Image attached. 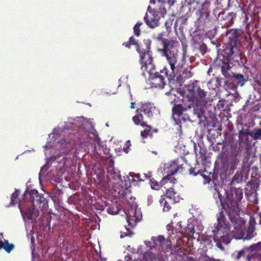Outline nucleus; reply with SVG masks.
Masks as SVG:
<instances>
[{
  "mask_svg": "<svg viewBox=\"0 0 261 261\" xmlns=\"http://www.w3.org/2000/svg\"><path fill=\"white\" fill-rule=\"evenodd\" d=\"M24 198L29 199L31 202V205L33 206H38L39 208L44 206L47 201L42 194H39L37 190H31L25 191L23 195Z\"/></svg>",
  "mask_w": 261,
  "mask_h": 261,
  "instance_id": "9",
  "label": "nucleus"
},
{
  "mask_svg": "<svg viewBox=\"0 0 261 261\" xmlns=\"http://www.w3.org/2000/svg\"><path fill=\"white\" fill-rule=\"evenodd\" d=\"M143 23L142 22L138 21L134 27L133 30L134 32L135 35L139 36L140 34V27L141 25H142Z\"/></svg>",
  "mask_w": 261,
  "mask_h": 261,
  "instance_id": "33",
  "label": "nucleus"
},
{
  "mask_svg": "<svg viewBox=\"0 0 261 261\" xmlns=\"http://www.w3.org/2000/svg\"><path fill=\"white\" fill-rule=\"evenodd\" d=\"M244 253V252L243 251H239L237 254V259H239L240 258L242 255H243V254Z\"/></svg>",
  "mask_w": 261,
  "mask_h": 261,
  "instance_id": "44",
  "label": "nucleus"
},
{
  "mask_svg": "<svg viewBox=\"0 0 261 261\" xmlns=\"http://www.w3.org/2000/svg\"><path fill=\"white\" fill-rule=\"evenodd\" d=\"M243 178V175L242 173L237 172L233 176L232 181L233 182L239 183L241 182Z\"/></svg>",
  "mask_w": 261,
  "mask_h": 261,
  "instance_id": "31",
  "label": "nucleus"
},
{
  "mask_svg": "<svg viewBox=\"0 0 261 261\" xmlns=\"http://www.w3.org/2000/svg\"><path fill=\"white\" fill-rule=\"evenodd\" d=\"M225 220L223 212H221L217 218V225L213 230L214 240L219 248H221V242H224L225 238H226L223 230H221V229H224L225 232L229 230V226L226 223Z\"/></svg>",
  "mask_w": 261,
  "mask_h": 261,
  "instance_id": "5",
  "label": "nucleus"
},
{
  "mask_svg": "<svg viewBox=\"0 0 261 261\" xmlns=\"http://www.w3.org/2000/svg\"><path fill=\"white\" fill-rule=\"evenodd\" d=\"M173 223V222L172 221L171 224H168L166 226L168 231L171 232L173 234L179 233L191 237L195 233L194 226L192 223H188L186 227H182L181 222H178L177 226L175 228L172 225Z\"/></svg>",
  "mask_w": 261,
  "mask_h": 261,
  "instance_id": "10",
  "label": "nucleus"
},
{
  "mask_svg": "<svg viewBox=\"0 0 261 261\" xmlns=\"http://www.w3.org/2000/svg\"><path fill=\"white\" fill-rule=\"evenodd\" d=\"M151 11L147 12L144 17V20L147 25L151 28H154L158 25L159 20L153 17Z\"/></svg>",
  "mask_w": 261,
  "mask_h": 261,
  "instance_id": "15",
  "label": "nucleus"
},
{
  "mask_svg": "<svg viewBox=\"0 0 261 261\" xmlns=\"http://www.w3.org/2000/svg\"><path fill=\"white\" fill-rule=\"evenodd\" d=\"M198 172L195 171V168H190L189 170V173L193 176H196L198 174Z\"/></svg>",
  "mask_w": 261,
  "mask_h": 261,
  "instance_id": "42",
  "label": "nucleus"
},
{
  "mask_svg": "<svg viewBox=\"0 0 261 261\" xmlns=\"http://www.w3.org/2000/svg\"><path fill=\"white\" fill-rule=\"evenodd\" d=\"M19 193L18 191L16 190L12 194L11 204L12 205H15L17 203V198L18 196Z\"/></svg>",
  "mask_w": 261,
  "mask_h": 261,
  "instance_id": "34",
  "label": "nucleus"
},
{
  "mask_svg": "<svg viewBox=\"0 0 261 261\" xmlns=\"http://www.w3.org/2000/svg\"><path fill=\"white\" fill-rule=\"evenodd\" d=\"M203 261H219V260L215 259L213 258H211L210 257H208L206 259H205Z\"/></svg>",
  "mask_w": 261,
  "mask_h": 261,
  "instance_id": "47",
  "label": "nucleus"
},
{
  "mask_svg": "<svg viewBox=\"0 0 261 261\" xmlns=\"http://www.w3.org/2000/svg\"><path fill=\"white\" fill-rule=\"evenodd\" d=\"M251 136L255 139H257L261 138V128L257 129L254 132H252Z\"/></svg>",
  "mask_w": 261,
  "mask_h": 261,
  "instance_id": "36",
  "label": "nucleus"
},
{
  "mask_svg": "<svg viewBox=\"0 0 261 261\" xmlns=\"http://www.w3.org/2000/svg\"><path fill=\"white\" fill-rule=\"evenodd\" d=\"M220 66H221V67L222 73L224 76L226 77H231V74L229 72L231 67L227 61L225 62L221 61V63L220 64Z\"/></svg>",
  "mask_w": 261,
  "mask_h": 261,
  "instance_id": "21",
  "label": "nucleus"
},
{
  "mask_svg": "<svg viewBox=\"0 0 261 261\" xmlns=\"http://www.w3.org/2000/svg\"><path fill=\"white\" fill-rule=\"evenodd\" d=\"M155 0H150V3L151 4H155Z\"/></svg>",
  "mask_w": 261,
  "mask_h": 261,
  "instance_id": "50",
  "label": "nucleus"
},
{
  "mask_svg": "<svg viewBox=\"0 0 261 261\" xmlns=\"http://www.w3.org/2000/svg\"><path fill=\"white\" fill-rule=\"evenodd\" d=\"M218 195L221 205L227 213L230 220L232 223H236L238 220L237 217L240 214L239 202L243 198L242 190L236 188L231 190L230 193L226 194V199H223L219 192Z\"/></svg>",
  "mask_w": 261,
  "mask_h": 261,
  "instance_id": "3",
  "label": "nucleus"
},
{
  "mask_svg": "<svg viewBox=\"0 0 261 261\" xmlns=\"http://www.w3.org/2000/svg\"><path fill=\"white\" fill-rule=\"evenodd\" d=\"M259 224H261V215H260V221H259Z\"/></svg>",
  "mask_w": 261,
  "mask_h": 261,
  "instance_id": "53",
  "label": "nucleus"
},
{
  "mask_svg": "<svg viewBox=\"0 0 261 261\" xmlns=\"http://www.w3.org/2000/svg\"><path fill=\"white\" fill-rule=\"evenodd\" d=\"M129 175L132 177V180L134 181H141L142 179L140 178V175L139 174H135L134 173H130Z\"/></svg>",
  "mask_w": 261,
  "mask_h": 261,
  "instance_id": "37",
  "label": "nucleus"
},
{
  "mask_svg": "<svg viewBox=\"0 0 261 261\" xmlns=\"http://www.w3.org/2000/svg\"><path fill=\"white\" fill-rule=\"evenodd\" d=\"M249 135L251 136V134H250L246 129H242L239 131L238 142L240 146L248 144Z\"/></svg>",
  "mask_w": 261,
  "mask_h": 261,
  "instance_id": "16",
  "label": "nucleus"
},
{
  "mask_svg": "<svg viewBox=\"0 0 261 261\" xmlns=\"http://www.w3.org/2000/svg\"><path fill=\"white\" fill-rule=\"evenodd\" d=\"M156 39L162 42L163 48L161 49V52L162 55L166 58L170 68L169 70L167 66H164L161 70V72L164 73L169 82H171L174 79L176 72L180 67L178 60V42L172 39L168 40L164 38L163 33H159L156 37Z\"/></svg>",
  "mask_w": 261,
  "mask_h": 261,
  "instance_id": "1",
  "label": "nucleus"
},
{
  "mask_svg": "<svg viewBox=\"0 0 261 261\" xmlns=\"http://www.w3.org/2000/svg\"><path fill=\"white\" fill-rule=\"evenodd\" d=\"M129 187L130 186H129L128 187H125V188L121 187V189L118 192L119 195L121 197H124L127 194H130V190L129 189Z\"/></svg>",
  "mask_w": 261,
  "mask_h": 261,
  "instance_id": "30",
  "label": "nucleus"
},
{
  "mask_svg": "<svg viewBox=\"0 0 261 261\" xmlns=\"http://www.w3.org/2000/svg\"><path fill=\"white\" fill-rule=\"evenodd\" d=\"M123 45L125 46V47L128 48H130V46L131 45H132L131 44V43H130V42L128 41L127 42H125L123 43Z\"/></svg>",
  "mask_w": 261,
  "mask_h": 261,
  "instance_id": "43",
  "label": "nucleus"
},
{
  "mask_svg": "<svg viewBox=\"0 0 261 261\" xmlns=\"http://www.w3.org/2000/svg\"><path fill=\"white\" fill-rule=\"evenodd\" d=\"M160 203L161 205L163 206L164 212H167L170 210L171 206L169 204V202H168L165 198V196H161V199L160 200Z\"/></svg>",
  "mask_w": 261,
  "mask_h": 261,
  "instance_id": "28",
  "label": "nucleus"
},
{
  "mask_svg": "<svg viewBox=\"0 0 261 261\" xmlns=\"http://www.w3.org/2000/svg\"><path fill=\"white\" fill-rule=\"evenodd\" d=\"M206 153V151L205 149H202L201 147H200L199 150V154L200 155L199 158L201 159V160L205 159Z\"/></svg>",
  "mask_w": 261,
  "mask_h": 261,
  "instance_id": "38",
  "label": "nucleus"
},
{
  "mask_svg": "<svg viewBox=\"0 0 261 261\" xmlns=\"http://www.w3.org/2000/svg\"><path fill=\"white\" fill-rule=\"evenodd\" d=\"M120 205L117 202L113 203L107 209V212L111 215H116L120 211Z\"/></svg>",
  "mask_w": 261,
  "mask_h": 261,
  "instance_id": "23",
  "label": "nucleus"
},
{
  "mask_svg": "<svg viewBox=\"0 0 261 261\" xmlns=\"http://www.w3.org/2000/svg\"><path fill=\"white\" fill-rule=\"evenodd\" d=\"M240 31L238 29H231L227 32L229 39V45L226 48L225 51L227 58L231 57L234 52V49L240 43L239 40V37L240 35Z\"/></svg>",
  "mask_w": 261,
  "mask_h": 261,
  "instance_id": "7",
  "label": "nucleus"
},
{
  "mask_svg": "<svg viewBox=\"0 0 261 261\" xmlns=\"http://www.w3.org/2000/svg\"><path fill=\"white\" fill-rule=\"evenodd\" d=\"M131 144L129 140H128L125 143V145L123 147L124 151L125 153H127L128 152V149L129 147L130 146Z\"/></svg>",
  "mask_w": 261,
  "mask_h": 261,
  "instance_id": "40",
  "label": "nucleus"
},
{
  "mask_svg": "<svg viewBox=\"0 0 261 261\" xmlns=\"http://www.w3.org/2000/svg\"><path fill=\"white\" fill-rule=\"evenodd\" d=\"M175 0H168V3L170 6H172L174 4Z\"/></svg>",
  "mask_w": 261,
  "mask_h": 261,
  "instance_id": "46",
  "label": "nucleus"
},
{
  "mask_svg": "<svg viewBox=\"0 0 261 261\" xmlns=\"http://www.w3.org/2000/svg\"><path fill=\"white\" fill-rule=\"evenodd\" d=\"M176 192L173 188H169L166 190V193L163 196H165V198H168L170 200L175 201Z\"/></svg>",
  "mask_w": 261,
  "mask_h": 261,
  "instance_id": "25",
  "label": "nucleus"
},
{
  "mask_svg": "<svg viewBox=\"0 0 261 261\" xmlns=\"http://www.w3.org/2000/svg\"><path fill=\"white\" fill-rule=\"evenodd\" d=\"M150 8V6H148V10H149V9Z\"/></svg>",
  "mask_w": 261,
  "mask_h": 261,
  "instance_id": "55",
  "label": "nucleus"
},
{
  "mask_svg": "<svg viewBox=\"0 0 261 261\" xmlns=\"http://www.w3.org/2000/svg\"><path fill=\"white\" fill-rule=\"evenodd\" d=\"M187 166V164H181L180 165H178L176 161H174L172 162L170 167V173H168V175L164 176L162 179L161 180V182L163 186L168 182H170L171 183L174 184L176 179L173 176L177 173H182L184 169L186 168V166Z\"/></svg>",
  "mask_w": 261,
  "mask_h": 261,
  "instance_id": "11",
  "label": "nucleus"
},
{
  "mask_svg": "<svg viewBox=\"0 0 261 261\" xmlns=\"http://www.w3.org/2000/svg\"><path fill=\"white\" fill-rule=\"evenodd\" d=\"M155 109V107L151 102L142 103L140 108L136 110V114L132 118L133 121L137 125H146V122L144 120V118L142 113H143L147 118H150L153 116Z\"/></svg>",
  "mask_w": 261,
  "mask_h": 261,
  "instance_id": "6",
  "label": "nucleus"
},
{
  "mask_svg": "<svg viewBox=\"0 0 261 261\" xmlns=\"http://www.w3.org/2000/svg\"><path fill=\"white\" fill-rule=\"evenodd\" d=\"M128 41L131 43L132 45H135L137 46L136 50L139 53V51H138V49L141 47L142 45L146 44V43H147L148 41L150 42V47L151 46V41L150 39H147V40H144L143 43L139 44L137 42V41L134 38L133 36H131L128 40Z\"/></svg>",
  "mask_w": 261,
  "mask_h": 261,
  "instance_id": "26",
  "label": "nucleus"
},
{
  "mask_svg": "<svg viewBox=\"0 0 261 261\" xmlns=\"http://www.w3.org/2000/svg\"><path fill=\"white\" fill-rule=\"evenodd\" d=\"M210 5H211L210 1L205 0L204 2H203V3H202V4H201V8H200L198 10L199 14H203L204 13H210L211 12Z\"/></svg>",
  "mask_w": 261,
  "mask_h": 261,
  "instance_id": "24",
  "label": "nucleus"
},
{
  "mask_svg": "<svg viewBox=\"0 0 261 261\" xmlns=\"http://www.w3.org/2000/svg\"><path fill=\"white\" fill-rule=\"evenodd\" d=\"M231 74L233 78L232 81L233 82L234 87H237L238 86H243L246 82L243 74H236L233 72H231Z\"/></svg>",
  "mask_w": 261,
  "mask_h": 261,
  "instance_id": "18",
  "label": "nucleus"
},
{
  "mask_svg": "<svg viewBox=\"0 0 261 261\" xmlns=\"http://www.w3.org/2000/svg\"><path fill=\"white\" fill-rule=\"evenodd\" d=\"M256 245H260V243H257Z\"/></svg>",
  "mask_w": 261,
  "mask_h": 261,
  "instance_id": "54",
  "label": "nucleus"
},
{
  "mask_svg": "<svg viewBox=\"0 0 261 261\" xmlns=\"http://www.w3.org/2000/svg\"><path fill=\"white\" fill-rule=\"evenodd\" d=\"M151 261H165L161 253H156L151 255Z\"/></svg>",
  "mask_w": 261,
  "mask_h": 261,
  "instance_id": "32",
  "label": "nucleus"
},
{
  "mask_svg": "<svg viewBox=\"0 0 261 261\" xmlns=\"http://www.w3.org/2000/svg\"><path fill=\"white\" fill-rule=\"evenodd\" d=\"M194 108V113L198 118H201L205 113V106L206 105L200 103H192Z\"/></svg>",
  "mask_w": 261,
  "mask_h": 261,
  "instance_id": "19",
  "label": "nucleus"
},
{
  "mask_svg": "<svg viewBox=\"0 0 261 261\" xmlns=\"http://www.w3.org/2000/svg\"><path fill=\"white\" fill-rule=\"evenodd\" d=\"M191 108V103L186 107H184L182 104H175L172 108V117L175 123L179 126V129H181V124L185 122L189 119V117L183 115V112Z\"/></svg>",
  "mask_w": 261,
  "mask_h": 261,
  "instance_id": "8",
  "label": "nucleus"
},
{
  "mask_svg": "<svg viewBox=\"0 0 261 261\" xmlns=\"http://www.w3.org/2000/svg\"><path fill=\"white\" fill-rule=\"evenodd\" d=\"M92 134L93 135L94 140L98 144V145L100 146L101 142L100 141V138L98 136V134L97 131L94 129V132L92 133Z\"/></svg>",
  "mask_w": 261,
  "mask_h": 261,
  "instance_id": "35",
  "label": "nucleus"
},
{
  "mask_svg": "<svg viewBox=\"0 0 261 261\" xmlns=\"http://www.w3.org/2000/svg\"><path fill=\"white\" fill-rule=\"evenodd\" d=\"M126 216L128 225L132 227L135 226L142 218V215L140 214V212L137 211V209H134L133 208L128 211Z\"/></svg>",
  "mask_w": 261,
  "mask_h": 261,
  "instance_id": "14",
  "label": "nucleus"
},
{
  "mask_svg": "<svg viewBox=\"0 0 261 261\" xmlns=\"http://www.w3.org/2000/svg\"><path fill=\"white\" fill-rule=\"evenodd\" d=\"M239 149L237 150V151L234 152L232 153V155L231 157L230 162L229 163L230 170L233 172L237 169V167L239 163V160L237 158V155L239 153Z\"/></svg>",
  "mask_w": 261,
  "mask_h": 261,
  "instance_id": "20",
  "label": "nucleus"
},
{
  "mask_svg": "<svg viewBox=\"0 0 261 261\" xmlns=\"http://www.w3.org/2000/svg\"><path fill=\"white\" fill-rule=\"evenodd\" d=\"M226 145L225 144H223V147H222V154H225V152L224 151V148L226 147Z\"/></svg>",
  "mask_w": 261,
  "mask_h": 261,
  "instance_id": "49",
  "label": "nucleus"
},
{
  "mask_svg": "<svg viewBox=\"0 0 261 261\" xmlns=\"http://www.w3.org/2000/svg\"><path fill=\"white\" fill-rule=\"evenodd\" d=\"M205 0H193V3H195L197 4L200 3H203Z\"/></svg>",
  "mask_w": 261,
  "mask_h": 261,
  "instance_id": "45",
  "label": "nucleus"
},
{
  "mask_svg": "<svg viewBox=\"0 0 261 261\" xmlns=\"http://www.w3.org/2000/svg\"><path fill=\"white\" fill-rule=\"evenodd\" d=\"M207 92L202 89L197 84V82H194L187 86L185 91L186 97L192 103H200L206 105Z\"/></svg>",
  "mask_w": 261,
  "mask_h": 261,
  "instance_id": "4",
  "label": "nucleus"
},
{
  "mask_svg": "<svg viewBox=\"0 0 261 261\" xmlns=\"http://www.w3.org/2000/svg\"><path fill=\"white\" fill-rule=\"evenodd\" d=\"M198 22L200 25L205 27H207L211 22L210 13H204L203 14H199V16L198 18Z\"/></svg>",
  "mask_w": 261,
  "mask_h": 261,
  "instance_id": "17",
  "label": "nucleus"
},
{
  "mask_svg": "<svg viewBox=\"0 0 261 261\" xmlns=\"http://www.w3.org/2000/svg\"><path fill=\"white\" fill-rule=\"evenodd\" d=\"M172 233H170L169 238L165 239L162 236H159L157 237H152L151 240L153 241V246L158 247L159 250L164 252H168L171 250V239L172 238L171 236Z\"/></svg>",
  "mask_w": 261,
  "mask_h": 261,
  "instance_id": "12",
  "label": "nucleus"
},
{
  "mask_svg": "<svg viewBox=\"0 0 261 261\" xmlns=\"http://www.w3.org/2000/svg\"><path fill=\"white\" fill-rule=\"evenodd\" d=\"M144 127H146L143 131L141 132V135L143 138H147L149 136L152 135L151 127L150 126L146 125Z\"/></svg>",
  "mask_w": 261,
  "mask_h": 261,
  "instance_id": "29",
  "label": "nucleus"
},
{
  "mask_svg": "<svg viewBox=\"0 0 261 261\" xmlns=\"http://www.w3.org/2000/svg\"><path fill=\"white\" fill-rule=\"evenodd\" d=\"M145 244L148 247H149L151 249L157 247V246H153V243L152 240H151L150 241L147 242Z\"/></svg>",
  "mask_w": 261,
  "mask_h": 261,
  "instance_id": "41",
  "label": "nucleus"
},
{
  "mask_svg": "<svg viewBox=\"0 0 261 261\" xmlns=\"http://www.w3.org/2000/svg\"><path fill=\"white\" fill-rule=\"evenodd\" d=\"M18 207L20 209L21 215L23 217H26L29 220L36 219L39 215V211L35 207H32L31 205L21 204L18 202Z\"/></svg>",
  "mask_w": 261,
  "mask_h": 261,
  "instance_id": "13",
  "label": "nucleus"
},
{
  "mask_svg": "<svg viewBox=\"0 0 261 261\" xmlns=\"http://www.w3.org/2000/svg\"><path fill=\"white\" fill-rule=\"evenodd\" d=\"M15 248L13 244H10L8 240H0V249H4L7 253H10Z\"/></svg>",
  "mask_w": 261,
  "mask_h": 261,
  "instance_id": "22",
  "label": "nucleus"
},
{
  "mask_svg": "<svg viewBox=\"0 0 261 261\" xmlns=\"http://www.w3.org/2000/svg\"><path fill=\"white\" fill-rule=\"evenodd\" d=\"M150 42L142 45L138 49L139 54V62L143 74H149L152 87L163 89L166 85L165 77L159 72H155V65L153 62L152 53L150 51Z\"/></svg>",
  "mask_w": 261,
  "mask_h": 261,
  "instance_id": "2",
  "label": "nucleus"
},
{
  "mask_svg": "<svg viewBox=\"0 0 261 261\" xmlns=\"http://www.w3.org/2000/svg\"><path fill=\"white\" fill-rule=\"evenodd\" d=\"M149 184L151 188L154 190H159L163 186L161 181L159 182L153 178L150 179Z\"/></svg>",
  "mask_w": 261,
  "mask_h": 261,
  "instance_id": "27",
  "label": "nucleus"
},
{
  "mask_svg": "<svg viewBox=\"0 0 261 261\" xmlns=\"http://www.w3.org/2000/svg\"><path fill=\"white\" fill-rule=\"evenodd\" d=\"M235 15L236 14L233 13H229L228 14L227 17L230 20L228 22L229 24H232L233 23V18Z\"/></svg>",
  "mask_w": 261,
  "mask_h": 261,
  "instance_id": "39",
  "label": "nucleus"
},
{
  "mask_svg": "<svg viewBox=\"0 0 261 261\" xmlns=\"http://www.w3.org/2000/svg\"><path fill=\"white\" fill-rule=\"evenodd\" d=\"M135 102H131L130 103V108L132 109H134L135 108Z\"/></svg>",
  "mask_w": 261,
  "mask_h": 261,
  "instance_id": "48",
  "label": "nucleus"
},
{
  "mask_svg": "<svg viewBox=\"0 0 261 261\" xmlns=\"http://www.w3.org/2000/svg\"><path fill=\"white\" fill-rule=\"evenodd\" d=\"M195 153H196V155H197V149L195 148Z\"/></svg>",
  "mask_w": 261,
  "mask_h": 261,
  "instance_id": "52",
  "label": "nucleus"
},
{
  "mask_svg": "<svg viewBox=\"0 0 261 261\" xmlns=\"http://www.w3.org/2000/svg\"><path fill=\"white\" fill-rule=\"evenodd\" d=\"M258 85L261 87V80L258 82Z\"/></svg>",
  "mask_w": 261,
  "mask_h": 261,
  "instance_id": "51",
  "label": "nucleus"
}]
</instances>
